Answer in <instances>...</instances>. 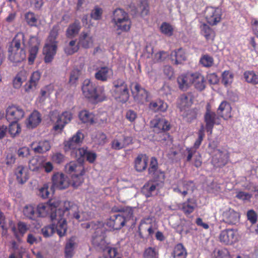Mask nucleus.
Masks as SVG:
<instances>
[{"mask_svg":"<svg viewBox=\"0 0 258 258\" xmlns=\"http://www.w3.org/2000/svg\"><path fill=\"white\" fill-rule=\"evenodd\" d=\"M76 238L72 237L66 242L65 246V256L66 258H72L74 254V249L77 246Z\"/></svg>","mask_w":258,"mask_h":258,"instance_id":"34","label":"nucleus"},{"mask_svg":"<svg viewBox=\"0 0 258 258\" xmlns=\"http://www.w3.org/2000/svg\"><path fill=\"white\" fill-rule=\"evenodd\" d=\"M83 167L80 165H78L76 163L71 162L66 166V170L69 173L73 172H76L77 170H82Z\"/></svg>","mask_w":258,"mask_h":258,"instance_id":"56","label":"nucleus"},{"mask_svg":"<svg viewBox=\"0 0 258 258\" xmlns=\"http://www.w3.org/2000/svg\"><path fill=\"white\" fill-rule=\"evenodd\" d=\"M204 137H205L204 126V125H202L201 126V128L198 132V138L196 141L195 144H194V147L196 149L200 147Z\"/></svg>","mask_w":258,"mask_h":258,"instance_id":"60","label":"nucleus"},{"mask_svg":"<svg viewBox=\"0 0 258 258\" xmlns=\"http://www.w3.org/2000/svg\"><path fill=\"white\" fill-rule=\"evenodd\" d=\"M51 148L49 141L43 140L39 142L36 147L33 148V151L37 153L43 154L48 151Z\"/></svg>","mask_w":258,"mask_h":258,"instance_id":"37","label":"nucleus"},{"mask_svg":"<svg viewBox=\"0 0 258 258\" xmlns=\"http://www.w3.org/2000/svg\"><path fill=\"white\" fill-rule=\"evenodd\" d=\"M112 23H115L121 21L127 17H129L128 15L122 9H116L113 12V15L112 17Z\"/></svg>","mask_w":258,"mask_h":258,"instance_id":"40","label":"nucleus"},{"mask_svg":"<svg viewBox=\"0 0 258 258\" xmlns=\"http://www.w3.org/2000/svg\"><path fill=\"white\" fill-rule=\"evenodd\" d=\"M95 144L103 146L107 142V137L106 135L102 132H98L94 139Z\"/></svg>","mask_w":258,"mask_h":258,"instance_id":"54","label":"nucleus"},{"mask_svg":"<svg viewBox=\"0 0 258 258\" xmlns=\"http://www.w3.org/2000/svg\"><path fill=\"white\" fill-rule=\"evenodd\" d=\"M78 157L76 158L79 159L81 157H85L86 160L90 163H93L97 158V154L93 151L88 150L87 148L83 147L78 150Z\"/></svg>","mask_w":258,"mask_h":258,"instance_id":"25","label":"nucleus"},{"mask_svg":"<svg viewBox=\"0 0 258 258\" xmlns=\"http://www.w3.org/2000/svg\"><path fill=\"white\" fill-rule=\"evenodd\" d=\"M102 14V9L98 7H95L91 12V17L95 20H99L101 19Z\"/></svg>","mask_w":258,"mask_h":258,"instance_id":"62","label":"nucleus"},{"mask_svg":"<svg viewBox=\"0 0 258 258\" xmlns=\"http://www.w3.org/2000/svg\"><path fill=\"white\" fill-rule=\"evenodd\" d=\"M148 172L150 175L154 176V177H164V172L158 169L157 160L154 157L151 158Z\"/></svg>","mask_w":258,"mask_h":258,"instance_id":"28","label":"nucleus"},{"mask_svg":"<svg viewBox=\"0 0 258 258\" xmlns=\"http://www.w3.org/2000/svg\"><path fill=\"white\" fill-rule=\"evenodd\" d=\"M231 107L230 105L226 101H222L219 105L217 114L221 118L226 119L231 116Z\"/></svg>","mask_w":258,"mask_h":258,"instance_id":"26","label":"nucleus"},{"mask_svg":"<svg viewBox=\"0 0 258 258\" xmlns=\"http://www.w3.org/2000/svg\"><path fill=\"white\" fill-rule=\"evenodd\" d=\"M197 207V204L195 200L188 199L186 201L181 205L180 209L186 216H188L193 213Z\"/></svg>","mask_w":258,"mask_h":258,"instance_id":"24","label":"nucleus"},{"mask_svg":"<svg viewBox=\"0 0 258 258\" xmlns=\"http://www.w3.org/2000/svg\"><path fill=\"white\" fill-rule=\"evenodd\" d=\"M43 158L38 156H34L29 161V167L33 171L38 170L42 166Z\"/></svg>","mask_w":258,"mask_h":258,"instance_id":"45","label":"nucleus"},{"mask_svg":"<svg viewBox=\"0 0 258 258\" xmlns=\"http://www.w3.org/2000/svg\"><path fill=\"white\" fill-rule=\"evenodd\" d=\"M25 114L24 110L20 106L12 105L8 107L6 110V118L10 122H16L22 119Z\"/></svg>","mask_w":258,"mask_h":258,"instance_id":"13","label":"nucleus"},{"mask_svg":"<svg viewBox=\"0 0 258 258\" xmlns=\"http://www.w3.org/2000/svg\"><path fill=\"white\" fill-rule=\"evenodd\" d=\"M200 63L204 67L210 68L214 64V58L208 54H204L202 55Z\"/></svg>","mask_w":258,"mask_h":258,"instance_id":"50","label":"nucleus"},{"mask_svg":"<svg viewBox=\"0 0 258 258\" xmlns=\"http://www.w3.org/2000/svg\"><path fill=\"white\" fill-rule=\"evenodd\" d=\"M79 117L83 123L91 124L94 122V114L86 110H82L79 113Z\"/></svg>","mask_w":258,"mask_h":258,"instance_id":"39","label":"nucleus"},{"mask_svg":"<svg viewBox=\"0 0 258 258\" xmlns=\"http://www.w3.org/2000/svg\"><path fill=\"white\" fill-rule=\"evenodd\" d=\"M84 138L83 134L80 131H78L72 137L63 142L64 151L66 152L71 151V156L75 158H78V150L80 149L79 147Z\"/></svg>","mask_w":258,"mask_h":258,"instance_id":"7","label":"nucleus"},{"mask_svg":"<svg viewBox=\"0 0 258 258\" xmlns=\"http://www.w3.org/2000/svg\"><path fill=\"white\" fill-rule=\"evenodd\" d=\"M235 197L242 200L244 203H248L250 202L252 195L246 192L240 191L236 193Z\"/></svg>","mask_w":258,"mask_h":258,"instance_id":"58","label":"nucleus"},{"mask_svg":"<svg viewBox=\"0 0 258 258\" xmlns=\"http://www.w3.org/2000/svg\"><path fill=\"white\" fill-rule=\"evenodd\" d=\"M172 60H174V64H181L186 59L185 52L183 49L180 48L173 51L171 53Z\"/></svg>","mask_w":258,"mask_h":258,"instance_id":"30","label":"nucleus"},{"mask_svg":"<svg viewBox=\"0 0 258 258\" xmlns=\"http://www.w3.org/2000/svg\"><path fill=\"white\" fill-rule=\"evenodd\" d=\"M94 39L92 36L88 32H82L78 39V45L80 46L88 49L93 46Z\"/></svg>","mask_w":258,"mask_h":258,"instance_id":"17","label":"nucleus"},{"mask_svg":"<svg viewBox=\"0 0 258 258\" xmlns=\"http://www.w3.org/2000/svg\"><path fill=\"white\" fill-rule=\"evenodd\" d=\"M81 26L79 20H75L71 24L66 30V36L68 38H72L75 37L80 31Z\"/></svg>","mask_w":258,"mask_h":258,"instance_id":"33","label":"nucleus"},{"mask_svg":"<svg viewBox=\"0 0 258 258\" xmlns=\"http://www.w3.org/2000/svg\"><path fill=\"white\" fill-rule=\"evenodd\" d=\"M212 163L215 167H222L228 162L229 154L226 150L214 149L212 153Z\"/></svg>","mask_w":258,"mask_h":258,"instance_id":"11","label":"nucleus"},{"mask_svg":"<svg viewBox=\"0 0 258 258\" xmlns=\"http://www.w3.org/2000/svg\"><path fill=\"white\" fill-rule=\"evenodd\" d=\"M222 10L219 7H207L204 11V17L206 22L211 26H215L222 20Z\"/></svg>","mask_w":258,"mask_h":258,"instance_id":"8","label":"nucleus"},{"mask_svg":"<svg viewBox=\"0 0 258 258\" xmlns=\"http://www.w3.org/2000/svg\"><path fill=\"white\" fill-rule=\"evenodd\" d=\"M25 80V77L22 76L21 74H17L13 81V87L17 89L20 88Z\"/></svg>","mask_w":258,"mask_h":258,"instance_id":"55","label":"nucleus"},{"mask_svg":"<svg viewBox=\"0 0 258 258\" xmlns=\"http://www.w3.org/2000/svg\"><path fill=\"white\" fill-rule=\"evenodd\" d=\"M47 207L43 204H39L36 210L37 218L39 217H44L46 214Z\"/></svg>","mask_w":258,"mask_h":258,"instance_id":"63","label":"nucleus"},{"mask_svg":"<svg viewBox=\"0 0 258 258\" xmlns=\"http://www.w3.org/2000/svg\"><path fill=\"white\" fill-rule=\"evenodd\" d=\"M82 90L83 95L86 98L96 100L99 97V94L96 86L90 80L86 79L84 81Z\"/></svg>","mask_w":258,"mask_h":258,"instance_id":"12","label":"nucleus"},{"mask_svg":"<svg viewBox=\"0 0 258 258\" xmlns=\"http://www.w3.org/2000/svg\"><path fill=\"white\" fill-rule=\"evenodd\" d=\"M233 75L228 71H225L222 74V83L226 87L231 85L233 82Z\"/></svg>","mask_w":258,"mask_h":258,"instance_id":"49","label":"nucleus"},{"mask_svg":"<svg viewBox=\"0 0 258 258\" xmlns=\"http://www.w3.org/2000/svg\"><path fill=\"white\" fill-rule=\"evenodd\" d=\"M201 33L207 40L213 39L215 33L213 29L207 24L204 23L201 27Z\"/></svg>","mask_w":258,"mask_h":258,"instance_id":"44","label":"nucleus"},{"mask_svg":"<svg viewBox=\"0 0 258 258\" xmlns=\"http://www.w3.org/2000/svg\"><path fill=\"white\" fill-rule=\"evenodd\" d=\"M158 250L155 247H148L144 250L143 254L144 258H158Z\"/></svg>","mask_w":258,"mask_h":258,"instance_id":"48","label":"nucleus"},{"mask_svg":"<svg viewBox=\"0 0 258 258\" xmlns=\"http://www.w3.org/2000/svg\"><path fill=\"white\" fill-rule=\"evenodd\" d=\"M150 124L153 132L155 134H160V137H156V140L159 142L166 141L168 138V135L165 132L170 128L168 121L164 118L156 117L151 121Z\"/></svg>","mask_w":258,"mask_h":258,"instance_id":"4","label":"nucleus"},{"mask_svg":"<svg viewBox=\"0 0 258 258\" xmlns=\"http://www.w3.org/2000/svg\"><path fill=\"white\" fill-rule=\"evenodd\" d=\"M205 130L210 134H212L215 124L219 125L221 123V118L215 112L211 110L209 105L207 106L206 111L204 114Z\"/></svg>","mask_w":258,"mask_h":258,"instance_id":"10","label":"nucleus"},{"mask_svg":"<svg viewBox=\"0 0 258 258\" xmlns=\"http://www.w3.org/2000/svg\"><path fill=\"white\" fill-rule=\"evenodd\" d=\"M191 84H193L196 89L199 91H203L206 87V81L204 77L200 73L196 72L191 74Z\"/></svg>","mask_w":258,"mask_h":258,"instance_id":"20","label":"nucleus"},{"mask_svg":"<svg viewBox=\"0 0 258 258\" xmlns=\"http://www.w3.org/2000/svg\"><path fill=\"white\" fill-rule=\"evenodd\" d=\"M160 30L163 34L168 36H170L173 34V29L172 27L169 24L166 22H164L161 24Z\"/></svg>","mask_w":258,"mask_h":258,"instance_id":"53","label":"nucleus"},{"mask_svg":"<svg viewBox=\"0 0 258 258\" xmlns=\"http://www.w3.org/2000/svg\"><path fill=\"white\" fill-rule=\"evenodd\" d=\"M179 88L183 91H186L192 85L191 74L181 75L177 79Z\"/></svg>","mask_w":258,"mask_h":258,"instance_id":"23","label":"nucleus"},{"mask_svg":"<svg viewBox=\"0 0 258 258\" xmlns=\"http://www.w3.org/2000/svg\"><path fill=\"white\" fill-rule=\"evenodd\" d=\"M57 45L46 43L43 48V53L45 55L44 61L46 63L52 61L56 52Z\"/></svg>","mask_w":258,"mask_h":258,"instance_id":"18","label":"nucleus"},{"mask_svg":"<svg viewBox=\"0 0 258 258\" xmlns=\"http://www.w3.org/2000/svg\"><path fill=\"white\" fill-rule=\"evenodd\" d=\"M80 74L81 71L80 70L78 69L73 70L70 73L69 83L72 85L75 84Z\"/></svg>","mask_w":258,"mask_h":258,"instance_id":"59","label":"nucleus"},{"mask_svg":"<svg viewBox=\"0 0 258 258\" xmlns=\"http://www.w3.org/2000/svg\"><path fill=\"white\" fill-rule=\"evenodd\" d=\"M29 43L30 48L29 50L28 61L30 64H32L38 51L39 42L36 37L32 36L30 38Z\"/></svg>","mask_w":258,"mask_h":258,"instance_id":"16","label":"nucleus"},{"mask_svg":"<svg viewBox=\"0 0 258 258\" xmlns=\"http://www.w3.org/2000/svg\"><path fill=\"white\" fill-rule=\"evenodd\" d=\"M24 215L31 220H35L37 218V214L35 208L30 205L26 206L23 209Z\"/></svg>","mask_w":258,"mask_h":258,"instance_id":"46","label":"nucleus"},{"mask_svg":"<svg viewBox=\"0 0 258 258\" xmlns=\"http://www.w3.org/2000/svg\"><path fill=\"white\" fill-rule=\"evenodd\" d=\"M27 23L30 26H35L37 22V18L34 14L32 12H28L25 16Z\"/></svg>","mask_w":258,"mask_h":258,"instance_id":"61","label":"nucleus"},{"mask_svg":"<svg viewBox=\"0 0 258 258\" xmlns=\"http://www.w3.org/2000/svg\"><path fill=\"white\" fill-rule=\"evenodd\" d=\"M9 125V133L12 137H16L21 132V127L20 125L16 122H12Z\"/></svg>","mask_w":258,"mask_h":258,"instance_id":"51","label":"nucleus"},{"mask_svg":"<svg viewBox=\"0 0 258 258\" xmlns=\"http://www.w3.org/2000/svg\"><path fill=\"white\" fill-rule=\"evenodd\" d=\"M246 217L247 220L251 224V225L256 224L257 221L258 215L256 212L253 209H250L247 211Z\"/></svg>","mask_w":258,"mask_h":258,"instance_id":"57","label":"nucleus"},{"mask_svg":"<svg viewBox=\"0 0 258 258\" xmlns=\"http://www.w3.org/2000/svg\"><path fill=\"white\" fill-rule=\"evenodd\" d=\"M149 159L146 154L138 155L134 161L135 168L138 172L145 170L147 166Z\"/></svg>","mask_w":258,"mask_h":258,"instance_id":"22","label":"nucleus"},{"mask_svg":"<svg viewBox=\"0 0 258 258\" xmlns=\"http://www.w3.org/2000/svg\"><path fill=\"white\" fill-rule=\"evenodd\" d=\"M114 27L117 31H120L118 33L120 34L121 32H127L130 30L131 26V21L129 17L119 22L113 23Z\"/></svg>","mask_w":258,"mask_h":258,"instance_id":"35","label":"nucleus"},{"mask_svg":"<svg viewBox=\"0 0 258 258\" xmlns=\"http://www.w3.org/2000/svg\"><path fill=\"white\" fill-rule=\"evenodd\" d=\"M111 90L113 97L121 102H126L130 97L127 84L123 80L119 79L115 80Z\"/></svg>","mask_w":258,"mask_h":258,"instance_id":"5","label":"nucleus"},{"mask_svg":"<svg viewBox=\"0 0 258 258\" xmlns=\"http://www.w3.org/2000/svg\"><path fill=\"white\" fill-rule=\"evenodd\" d=\"M79 45L76 44V40H72L64 47V51L67 55H72L79 49Z\"/></svg>","mask_w":258,"mask_h":258,"instance_id":"43","label":"nucleus"},{"mask_svg":"<svg viewBox=\"0 0 258 258\" xmlns=\"http://www.w3.org/2000/svg\"><path fill=\"white\" fill-rule=\"evenodd\" d=\"M176 231L181 236H185L190 232L191 228L189 223L185 221H182L176 227Z\"/></svg>","mask_w":258,"mask_h":258,"instance_id":"38","label":"nucleus"},{"mask_svg":"<svg viewBox=\"0 0 258 258\" xmlns=\"http://www.w3.org/2000/svg\"><path fill=\"white\" fill-rule=\"evenodd\" d=\"M192 104V100L189 94H183L179 98L178 107L180 111L186 110Z\"/></svg>","mask_w":258,"mask_h":258,"instance_id":"36","label":"nucleus"},{"mask_svg":"<svg viewBox=\"0 0 258 258\" xmlns=\"http://www.w3.org/2000/svg\"><path fill=\"white\" fill-rule=\"evenodd\" d=\"M59 26L55 25L51 30L49 36L47 38V42L53 44L57 45V41L56 40L58 36Z\"/></svg>","mask_w":258,"mask_h":258,"instance_id":"47","label":"nucleus"},{"mask_svg":"<svg viewBox=\"0 0 258 258\" xmlns=\"http://www.w3.org/2000/svg\"><path fill=\"white\" fill-rule=\"evenodd\" d=\"M135 208L131 207H123L113 208V210L118 212L111 215L107 220L106 225L113 230H119L127 223L134 224V211Z\"/></svg>","mask_w":258,"mask_h":258,"instance_id":"2","label":"nucleus"},{"mask_svg":"<svg viewBox=\"0 0 258 258\" xmlns=\"http://www.w3.org/2000/svg\"><path fill=\"white\" fill-rule=\"evenodd\" d=\"M40 114L37 111H33L26 121V126L28 128H33L36 127L41 122Z\"/></svg>","mask_w":258,"mask_h":258,"instance_id":"29","label":"nucleus"},{"mask_svg":"<svg viewBox=\"0 0 258 258\" xmlns=\"http://www.w3.org/2000/svg\"><path fill=\"white\" fill-rule=\"evenodd\" d=\"M52 184L51 189L54 191V188L63 189L71 185L70 178H51Z\"/></svg>","mask_w":258,"mask_h":258,"instance_id":"27","label":"nucleus"},{"mask_svg":"<svg viewBox=\"0 0 258 258\" xmlns=\"http://www.w3.org/2000/svg\"><path fill=\"white\" fill-rule=\"evenodd\" d=\"M186 254V249L181 243H178L175 246L172 253L174 258H185Z\"/></svg>","mask_w":258,"mask_h":258,"instance_id":"41","label":"nucleus"},{"mask_svg":"<svg viewBox=\"0 0 258 258\" xmlns=\"http://www.w3.org/2000/svg\"><path fill=\"white\" fill-rule=\"evenodd\" d=\"M219 239L224 245H231L234 244L239 240L237 229L229 228L221 231L219 235Z\"/></svg>","mask_w":258,"mask_h":258,"instance_id":"9","label":"nucleus"},{"mask_svg":"<svg viewBox=\"0 0 258 258\" xmlns=\"http://www.w3.org/2000/svg\"><path fill=\"white\" fill-rule=\"evenodd\" d=\"M26 42L23 33L19 32L15 35L8 48V57L11 61L18 63L25 59Z\"/></svg>","mask_w":258,"mask_h":258,"instance_id":"3","label":"nucleus"},{"mask_svg":"<svg viewBox=\"0 0 258 258\" xmlns=\"http://www.w3.org/2000/svg\"><path fill=\"white\" fill-rule=\"evenodd\" d=\"M72 118V114L69 111H65L60 115L57 110H54L50 113V120L55 123L53 130L61 132L65 125L68 123Z\"/></svg>","mask_w":258,"mask_h":258,"instance_id":"6","label":"nucleus"},{"mask_svg":"<svg viewBox=\"0 0 258 258\" xmlns=\"http://www.w3.org/2000/svg\"><path fill=\"white\" fill-rule=\"evenodd\" d=\"M112 74V70L108 67L105 66L97 69L95 74V78L97 80L105 82L110 78Z\"/></svg>","mask_w":258,"mask_h":258,"instance_id":"19","label":"nucleus"},{"mask_svg":"<svg viewBox=\"0 0 258 258\" xmlns=\"http://www.w3.org/2000/svg\"><path fill=\"white\" fill-rule=\"evenodd\" d=\"M70 202L64 203V207L63 209L59 208L52 212L50 215L52 224L43 227L41 231L43 236L45 237L52 235L56 231L60 237L64 236L67 230V223L66 219L64 217L66 213H68L69 209L67 206Z\"/></svg>","mask_w":258,"mask_h":258,"instance_id":"1","label":"nucleus"},{"mask_svg":"<svg viewBox=\"0 0 258 258\" xmlns=\"http://www.w3.org/2000/svg\"><path fill=\"white\" fill-rule=\"evenodd\" d=\"M243 76L247 83L253 85L258 84V73L252 71H247L244 72Z\"/></svg>","mask_w":258,"mask_h":258,"instance_id":"42","label":"nucleus"},{"mask_svg":"<svg viewBox=\"0 0 258 258\" xmlns=\"http://www.w3.org/2000/svg\"><path fill=\"white\" fill-rule=\"evenodd\" d=\"M222 220L229 225H236L240 221V215L239 213L231 208L224 211L222 213Z\"/></svg>","mask_w":258,"mask_h":258,"instance_id":"15","label":"nucleus"},{"mask_svg":"<svg viewBox=\"0 0 258 258\" xmlns=\"http://www.w3.org/2000/svg\"><path fill=\"white\" fill-rule=\"evenodd\" d=\"M213 254L214 258H230L229 252L225 248L215 250Z\"/></svg>","mask_w":258,"mask_h":258,"instance_id":"52","label":"nucleus"},{"mask_svg":"<svg viewBox=\"0 0 258 258\" xmlns=\"http://www.w3.org/2000/svg\"><path fill=\"white\" fill-rule=\"evenodd\" d=\"M160 184L157 181H149L146 183L142 188V192L147 197L149 198L153 196V192L155 191Z\"/></svg>","mask_w":258,"mask_h":258,"instance_id":"31","label":"nucleus"},{"mask_svg":"<svg viewBox=\"0 0 258 258\" xmlns=\"http://www.w3.org/2000/svg\"><path fill=\"white\" fill-rule=\"evenodd\" d=\"M149 107L154 112H165L168 108V105L163 100L159 99L151 102Z\"/></svg>","mask_w":258,"mask_h":258,"instance_id":"32","label":"nucleus"},{"mask_svg":"<svg viewBox=\"0 0 258 258\" xmlns=\"http://www.w3.org/2000/svg\"><path fill=\"white\" fill-rule=\"evenodd\" d=\"M92 243L95 248L99 251H105L107 246V243L103 234L97 235L95 234L92 237Z\"/></svg>","mask_w":258,"mask_h":258,"instance_id":"21","label":"nucleus"},{"mask_svg":"<svg viewBox=\"0 0 258 258\" xmlns=\"http://www.w3.org/2000/svg\"><path fill=\"white\" fill-rule=\"evenodd\" d=\"M111 148L115 150H119L123 148V144L121 143L118 138H116L111 142Z\"/></svg>","mask_w":258,"mask_h":258,"instance_id":"64","label":"nucleus"},{"mask_svg":"<svg viewBox=\"0 0 258 258\" xmlns=\"http://www.w3.org/2000/svg\"><path fill=\"white\" fill-rule=\"evenodd\" d=\"M132 93L134 99L139 103L143 104L148 101V92L144 88L138 84L135 83L132 89Z\"/></svg>","mask_w":258,"mask_h":258,"instance_id":"14","label":"nucleus"}]
</instances>
